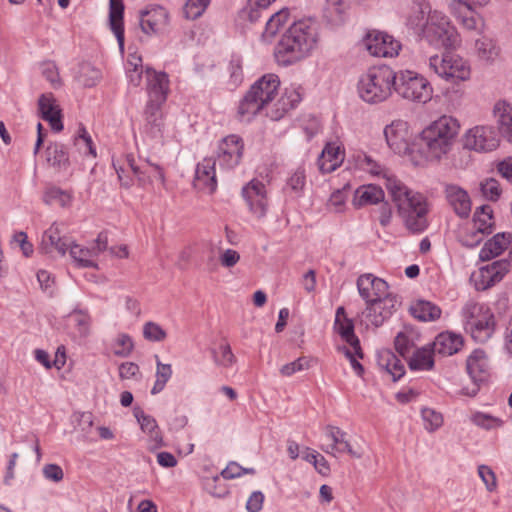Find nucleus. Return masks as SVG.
Listing matches in <instances>:
<instances>
[{
	"instance_id": "1",
	"label": "nucleus",
	"mask_w": 512,
	"mask_h": 512,
	"mask_svg": "<svg viewBox=\"0 0 512 512\" xmlns=\"http://www.w3.org/2000/svg\"><path fill=\"white\" fill-rule=\"evenodd\" d=\"M406 25L429 44L444 48L441 64H458L460 58L454 51L461 44V36L444 12L432 9L428 0H413Z\"/></svg>"
},
{
	"instance_id": "2",
	"label": "nucleus",
	"mask_w": 512,
	"mask_h": 512,
	"mask_svg": "<svg viewBox=\"0 0 512 512\" xmlns=\"http://www.w3.org/2000/svg\"><path fill=\"white\" fill-rule=\"evenodd\" d=\"M387 190L404 227L413 234L424 232L429 226L430 205L427 198L411 190L397 178H388Z\"/></svg>"
},
{
	"instance_id": "3",
	"label": "nucleus",
	"mask_w": 512,
	"mask_h": 512,
	"mask_svg": "<svg viewBox=\"0 0 512 512\" xmlns=\"http://www.w3.org/2000/svg\"><path fill=\"white\" fill-rule=\"evenodd\" d=\"M460 124L452 116L443 115L425 127L419 136L421 154L429 161H438L452 149Z\"/></svg>"
},
{
	"instance_id": "4",
	"label": "nucleus",
	"mask_w": 512,
	"mask_h": 512,
	"mask_svg": "<svg viewBox=\"0 0 512 512\" xmlns=\"http://www.w3.org/2000/svg\"><path fill=\"white\" fill-rule=\"evenodd\" d=\"M317 41L315 26L307 21H298L290 26L275 47L278 64H293L303 60Z\"/></svg>"
},
{
	"instance_id": "5",
	"label": "nucleus",
	"mask_w": 512,
	"mask_h": 512,
	"mask_svg": "<svg viewBox=\"0 0 512 512\" xmlns=\"http://www.w3.org/2000/svg\"><path fill=\"white\" fill-rule=\"evenodd\" d=\"M393 77L392 66H369L358 80L359 97L369 104L386 101L393 93Z\"/></svg>"
},
{
	"instance_id": "6",
	"label": "nucleus",
	"mask_w": 512,
	"mask_h": 512,
	"mask_svg": "<svg viewBox=\"0 0 512 512\" xmlns=\"http://www.w3.org/2000/svg\"><path fill=\"white\" fill-rule=\"evenodd\" d=\"M280 80L275 74H266L258 79L247 91L238 106L241 121L249 122L267 104L278 91Z\"/></svg>"
},
{
	"instance_id": "7",
	"label": "nucleus",
	"mask_w": 512,
	"mask_h": 512,
	"mask_svg": "<svg viewBox=\"0 0 512 512\" xmlns=\"http://www.w3.org/2000/svg\"><path fill=\"white\" fill-rule=\"evenodd\" d=\"M393 92L400 98L416 103L426 104L433 96V87L422 74L411 69L394 70Z\"/></svg>"
},
{
	"instance_id": "8",
	"label": "nucleus",
	"mask_w": 512,
	"mask_h": 512,
	"mask_svg": "<svg viewBox=\"0 0 512 512\" xmlns=\"http://www.w3.org/2000/svg\"><path fill=\"white\" fill-rule=\"evenodd\" d=\"M465 331L478 343H486L494 334L496 320L492 310L483 303L467 302L462 308Z\"/></svg>"
},
{
	"instance_id": "9",
	"label": "nucleus",
	"mask_w": 512,
	"mask_h": 512,
	"mask_svg": "<svg viewBox=\"0 0 512 512\" xmlns=\"http://www.w3.org/2000/svg\"><path fill=\"white\" fill-rule=\"evenodd\" d=\"M490 0H451L448 9L456 21L466 30L480 31L484 25L473 6H485Z\"/></svg>"
},
{
	"instance_id": "10",
	"label": "nucleus",
	"mask_w": 512,
	"mask_h": 512,
	"mask_svg": "<svg viewBox=\"0 0 512 512\" xmlns=\"http://www.w3.org/2000/svg\"><path fill=\"white\" fill-rule=\"evenodd\" d=\"M466 368L473 384L471 388L464 387L462 393L473 397L478 393L480 384L485 382L489 376L490 365L485 351L475 349L466 360Z\"/></svg>"
},
{
	"instance_id": "11",
	"label": "nucleus",
	"mask_w": 512,
	"mask_h": 512,
	"mask_svg": "<svg viewBox=\"0 0 512 512\" xmlns=\"http://www.w3.org/2000/svg\"><path fill=\"white\" fill-rule=\"evenodd\" d=\"M499 145V139L492 126L478 125L469 129L463 137V146L476 152H489Z\"/></svg>"
},
{
	"instance_id": "12",
	"label": "nucleus",
	"mask_w": 512,
	"mask_h": 512,
	"mask_svg": "<svg viewBox=\"0 0 512 512\" xmlns=\"http://www.w3.org/2000/svg\"><path fill=\"white\" fill-rule=\"evenodd\" d=\"M364 44L372 56L383 58L397 56L402 47L393 36L378 30L369 31L364 38Z\"/></svg>"
},
{
	"instance_id": "13",
	"label": "nucleus",
	"mask_w": 512,
	"mask_h": 512,
	"mask_svg": "<svg viewBox=\"0 0 512 512\" xmlns=\"http://www.w3.org/2000/svg\"><path fill=\"white\" fill-rule=\"evenodd\" d=\"M359 295L366 303L383 302L386 298H397L389 292L387 282L371 273L363 274L357 279Z\"/></svg>"
},
{
	"instance_id": "14",
	"label": "nucleus",
	"mask_w": 512,
	"mask_h": 512,
	"mask_svg": "<svg viewBox=\"0 0 512 512\" xmlns=\"http://www.w3.org/2000/svg\"><path fill=\"white\" fill-rule=\"evenodd\" d=\"M244 144L241 137L232 134L223 138L217 148V159L222 170H232L237 167L242 159Z\"/></svg>"
},
{
	"instance_id": "15",
	"label": "nucleus",
	"mask_w": 512,
	"mask_h": 512,
	"mask_svg": "<svg viewBox=\"0 0 512 512\" xmlns=\"http://www.w3.org/2000/svg\"><path fill=\"white\" fill-rule=\"evenodd\" d=\"M241 193L249 211L257 219H263L268 211V198L265 184L258 179H252L243 186Z\"/></svg>"
},
{
	"instance_id": "16",
	"label": "nucleus",
	"mask_w": 512,
	"mask_h": 512,
	"mask_svg": "<svg viewBox=\"0 0 512 512\" xmlns=\"http://www.w3.org/2000/svg\"><path fill=\"white\" fill-rule=\"evenodd\" d=\"M384 136L389 148L396 154L404 155L410 151L411 132L404 120H394L384 128Z\"/></svg>"
},
{
	"instance_id": "17",
	"label": "nucleus",
	"mask_w": 512,
	"mask_h": 512,
	"mask_svg": "<svg viewBox=\"0 0 512 512\" xmlns=\"http://www.w3.org/2000/svg\"><path fill=\"white\" fill-rule=\"evenodd\" d=\"M303 95V88L300 85L291 84L285 87L280 98L273 104L267 115L274 121L282 119L301 103Z\"/></svg>"
},
{
	"instance_id": "18",
	"label": "nucleus",
	"mask_w": 512,
	"mask_h": 512,
	"mask_svg": "<svg viewBox=\"0 0 512 512\" xmlns=\"http://www.w3.org/2000/svg\"><path fill=\"white\" fill-rule=\"evenodd\" d=\"M397 304V298H386L383 302L366 303V308L362 312V321L366 327H380L391 317Z\"/></svg>"
},
{
	"instance_id": "19",
	"label": "nucleus",
	"mask_w": 512,
	"mask_h": 512,
	"mask_svg": "<svg viewBox=\"0 0 512 512\" xmlns=\"http://www.w3.org/2000/svg\"><path fill=\"white\" fill-rule=\"evenodd\" d=\"M510 270V262L500 259L480 268L476 288L486 290L500 282Z\"/></svg>"
},
{
	"instance_id": "20",
	"label": "nucleus",
	"mask_w": 512,
	"mask_h": 512,
	"mask_svg": "<svg viewBox=\"0 0 512 512\" xmlns=\"http://www.w3.org/2000/svg\"><path fill=\"white\" fill-rule=\"evenodd\" d=\"M216 160L206 157L199 162L195 169L194 187L208 194H213L217 189L215 170Z\"/></svg>"
},
{
	"instance_id": "21",
	"label": "nucleus",
	"mask_w": 512,
	"mask_h": 512,
	"mask_svg": "<svg viewBox=\"0 0 512 512\" xmlns=\"http://www.w3.org/2000/svg\"><path fill=\"white\" fill-rule=\"evenodd\" d=\"M145 80L148 97L167 100L170 92V82L166 72L157 71L152 66H147Z\"/></svg>"
},
{
	"instance_id": "22",
	"label": "nucleus",
	"mask_w": 512,
	"mask_h": 512,
	"mask_svg": "<svg viewBox=\"0 0 512 512\" xmlns=\"http://www.w3.org/2000/svg\"><path fill=\"white\" fill-rule=\"evenodd\" d=\"M344 149L338 142H328L324 146L317 164L321 173L335 171L344 161Z\"/></svg>"
},
{
	"instance_id": "23",
	"label": "nucleus",
	"mask_w": 512,
	"mask_h": 512,
	"mask_svg": "<svg viewBox=\"0 0 512 512\" xmlns=\"http://www.w3.org/2000/svg\"><path fill=\"white\" fill-rule=\"evenodd\" d=\"M38 108L41 117L49 122L52 130L60 132L63 129L61 109L51 93L42 94L38 100Z\"/></svg>"
},
{
	"instance_id": "24",
	"label": "nucleus",
	"mask_w": 512,
	"mask_h": 512,
	"mask_svg": "<svg viewBox=\"0 0 512 512\" xmlns=\"http://www.w3.org/2000/svg\"><path fill=\"white\" fill-rule=\"evenodd\" d=\"M69 242L61 236V229L58 223H53L42 235L41 249L45 253L57 252L64 256L68 250Z\"/></svg>"
},
{
	"instance_id": "25",
	"label": "nucleus",
	"mask_w": 512,
	"mask_h": 512,
	"mask_svg": "<svg viewBox=\"0 0 512 512\" xmlns=\"http://www.w3.org/2000/svg\"><path fill=\"white\" fill-rule=\"evenodd\" d=\"M493 116L500 135L512 143V105L506 100L497 101Z\"/></svg>"
},
{
	"instance_id": "26",
	"label": "nucleus",
	"mask_w": 512,
	"mask_h": 512,
	"mask_svg": "<svg viewBox=\"0 0 512 512\" xmlns=\"http://www.w3.org/2000/svg\"><path fill=\"white\" fill-rule=\"evenodd\" d=\"M462 346V336L449 331L438 334L431 344L433 353L441 356H451L457 353Z\"/></svg>"
},
{
	"instance_id": "27",
	"label": "nucleus",
	"mask_w": 512,
	"mask_h": 512,
	"mask_svg": "<svg viewBox=\"0 0 512 512\" xmlns=\"http://www.w3.org/2000/svg\"><path fill=\"white\" fill-rule=\"evenodd\" d=\"M448 203L460 217H468L471 212V200L468 193L461 187L451 184L445 188Z\"/></svg>"
},
{
	"instance_id": "28",
	"label": "nucleus",
	"mask_w": 512,
	"mask_h": 512,
	"mask_svg": "<svg viewBox=\"0 0 512 512\" xmlns=\"http://www.w3.org/2000/svg\"><path fill=\"white\" fill-rule=\"evenodd\" d=\"M167 20V11L155 6L141 13L140 26L146 34L157 33L167 24Z\"/></svg>"
},
{
	"instance_id": "29",
	"label": "nucleus",
	"mask_w": 512,
	"mask_h": 512,
	"mask_svg": "<svg viewBox=\"0 0 512 512\" xmlns=\"http://www.w3.org/2000/svg\"><path fill=\"white\" fill-rule=\"evenodd\" d=\"M385 194L380 186L374 184H366L359 186L353 197V206L362 208L368 205H376L384 201Z\"/></svg>"
},
{
	"instance_id": "30",
	"label": "nucleus",
	"mask_w": 512,
	"mask_h": 512,
	"mask_svg": "<svg viewBox=\"0 0 512 512\" xmlns=\"http://www.w3.org/2000/svg\"><path fill=\"white\" fill-rule=\"evenodd\" d=\"M125 163L127 166L126 168L113 162L114 169L122 186L128 188L132 185V179L127 175L129 171L137 177L139 185L145 186L151 182V176L146 177V172L142 171L141 168L135 164V160L132 155L126 156Z\"/></svg>"
},
{
	"instance_id": "31",
	"label": "nucleus",
	"mask_w": 512,
	"mask_h": 512,
	"mask_svg": "<svg viewBox=\"0 0 512 512\" xmlns=\"http://www.w3.org/2000/svg\"><path fill=\"white\" fill-rule=\"evenodd\" d=\"M166 101L167 100L148 97L143 115L146 126L153 133L160 132L164 125L162 107Z\"/></svg>"
},
{
	"instance_id": "32",
	"label": "nucleus",
	"mask_w": 512,
	"mask_h": 512,
	"mask_svg": "<svg viewBox=\"0 0 512 512\" xmlns=\"http://www.w3.org/2000/svg\"><path fill=\"white\" fill-rule=\"evenodd\" d=\"M378 366L391 375L393 381L399 380L405 374L402 361L389 349H383L377 353Z\"/></svg>"
},
{
	"instance_id": "33",
	"label": "nucleus",
	"mask_w": 512,
	"mask_h": 512,
	"mask_svg": "<svg viewBox=\"0 0 512 512\" xmlns=\"http://www.w3.org/2000/svg\"><path fill=\"white\" fill-rule=\"evenodd\" d=\"M512 241L510 233H498L487 241L479 252V258L482 261H489L499 256Z\"/></svg>"
},
{
	"instance_id": "34",
	"label": "nucleus",
	"mask_w": 512,
	"mask_h": 512,
	"mask_svg": "<svg viewBox=\"0 0 512 512\" xmlns=\"http://www.w3.org/2000/svg\"><path fill=\"white\" fill-rule=\"evenodd\" d=\"M124 4L122 0H109V21L110 27L115 34L119 46L124 44L123 26Z\"/></svg>"
},
{
	"instance_id": "35",
	"label": "nucleus",
	"mask_w": 512,
	"mask_h": 512,
	"mask_svg": "<svg viewBox=\"0 0 512 512\" xmlns=\"http://www.w3.org/2000/svg\"><path fill=\"white\" fill-rule=\"evenodd\" d=\"M435 73L445 82L457 85L470 79V66H433Z\"/></svg>"
},
{
	"instance_id": "36",
	"label": "nucleus",
	"mask_w": 512,
	"mask_h": 512,
	"mask_svg": "<svg viewBox=\"0 0 512 512\" xmlns=\"http://www.w3.org/2000/svg\"><path fill=\"white\" fill-rule=\"evenodd\" d=\"M355 164L357 168L372 176L382 177L385 180L384 184L386 187L388 178H396L394 175L389 174L384 166L365 153H359L355 156Z\"/></svg>"
},
{
	"instance_id": "37",
	"label": "nucleus",
	"mask_w": 512,
	"mask_h": 512,
	"mask_svg": "<svg viewBox=\"0 0 512 512\" xmlns=\"http://www.w3.org/2000/svg\"><path fill=\"white\" fill-rule=\"evenodd\" d=\"M411 314L416 319L423 322H431L440 318L441 309L433 302L427 300H417L410 308Z\"/></svg>"
},
{
	"instance_id": "38",
	"label": "nucleus",
	"mask_w": 512,
	"mask_h": 512,
	"mask_svg": "<svg viewBox=\"0 0 512 512\" xmlns=\"http://www.w3.org/2000/svg\"><path fill=\"white\" fill-rule=\"evenodd\" d=\"M46 160L52 167L66 170L69 166V155L65 145L51 143L46 149Z\"/></svg>"
},
{
	"instance_id": "39",
	"label": "nucleus",
	"mask_w": 512,
	"mask_h": 512,
	"mask_svg": "<svg viewBox=\"0 0 512 512\" xmlns=\"http://www.w3.org/2000/svg\"><path fill=\"white\" fill-rule=\"evenodd\" d=\"M432 348L423 347L413 352L409 358L408 365L413 371L431 370L434 366V358Z\"/></svg>"
},
{
	"instance_id": "40",
	"label": "nucleus",
	"mask_w": 512,
	"mask_h": 512,
	"mask_svg": "<svg viewBox=\"0 0 512 512\" xmlns=\"http://www.w3.org/2000/svg\"><path fill=\"white\" fill-rule=\"evenodd\" d=\"M334 327L337 330L338 334L341 336V338L345 342H347L352 349L355 350V353L359 357H363V353L360 347V341L354 333V325L352 321L344 317L343 320H339V323L335 321Z\"/></svg>"
},
{
	"instance_id": "41",
	"label": "nucleus",
	"mask_w": 512,
	"mask_h": 512,
	"mask_svg": "<svg viewBox=\"0 0 512 512\" xmlns=\"http://www.w3.org/2000/svg\"><path fill=\"white\" fill-rule=\"evenodd\" d=\"M485 236L486 235L483 232L478 230V228L470 222L460 226L457 231L458 241L468 248L478 246L484 240Z\"/></svg>"
},
{
	"instance_id": "42",
	"label": "nucleus",
	"mask_w": 512,
	"mask_h": 512,
	"mask_svg": "<svg viewBox=\"0 0 512 512\" xmlns=\"http://www.w3.org/2000/svg\"><path fill=\"white\" fill-rule=\"evenodd\" d=\"M70 256L78 267L81 268H97L95 251L90 248L82 247L78 244H69Z\"/></svg>"
},
{
	"instance_id": "43",
	"label": "nucleus",
	"mask_w": 512,
	"mask_h": 512,
	"mask_svg": "<svg viewBox=\"0 0 512 512\" xmlns=\"http://www.w3.org/2000/svg\"><path fill=\"white\" fill-rule=\"evenodd\" d=\"M493 210L489 205H483L476 209L473 220L470 222L475 225L478 230L488 235L493 232Z\"/></svg>"
},
{
	"instance_id": "44",
	"label": "nucleus",
	"mask_w": 512,
	"mask_h": 512,
	"mask_svg": "<svg viewBox=\"0 0 512 512\" xmlns=\"http://www.w3.org/2000/svg\"><path fill=\"white\" fill-rule=\"evenodd\" d=\"M306 185L305 170L301 167L297 168L287 179L285 191L292 198H300Z\"/></svg>"
},
{
	"instance_id": "45",
	"label": "nucleus",
	"mask_w": 512,
	"mask_h": 512,
	"mask_svg": "<svg viewBox=\"0 0 512 512\" xmlns=\"http://www.w3.org/2000/svg\"><path fill=\"white\" fill-rule=\"evenodd\" d=\"M477 55L481 61L494 62L499 56V47L496 43L487 37L478 39L475 43Z\"/></svg>"
},
{
	"instance_id": "46",
	"label": "nucleus",
	"mask_w": 512,
	"mask_h": 512,
	"mask_svg": "<svg viewBox=\"0 0 512 512\" xmlns=\"http://www.w3.org/2000/svg\"><path fill=\"white\" fill-rule=\"evenodd\" d=\"M211 355L218 367L230 368L236 363V357L227 342L221 343L218 348L211 349Z\"/></svg>"
},
{
	"instance_id": "47",
	"label": "nucleus",
	"mask_w": 512,
	"mask_h": 512,
	"mask_svg": "<svg viewBox=\"0 0 512 512\" xmlns=\"http://www.w3.org/2000/svg\"><path fill=\"white\" fill-rule=\"evenodd\" d=\"M73 74L76 82L86 87L94 86L100 78V71L96 66H76Z\"/></svg>"
},
{
	"instance_id": "48",
	"label": "nucleus",
	"mask_w": 512,
	"mask_h": 512,
	"mask_svg": "<svg viewBox=\"0 0 512 512\" xmlns=\"http://www.w3.org/2000/svg\"><path fill=\"white\" fill-rule=\"evenodd\" d=\"M156 360V380L151 389V394L156 395L160 393L166 386V383L172 376V367L170 364H164L160 361L159 356H155Z\"/></svg>"
},
{
	"instance_id": "49",
	"label": "nucleus",
	"mask_w": 512,
	"mask_h": 512,
	"mask_svg": "<svg viewBox=\"0 0 512 512\" xmlns=\"http://www.w3.org/2000/svg\"><path fill=\"white\" fill-rule=\"evenodd\" d=\"M112 351L115 356L128 357L134 349V341L132 337L126 333H119L112 344Z\"/></svg>"
},
{
	"instance_id": "50",
	"label": "nucleus",
	"mask_w": 512,
	"mask_h": 512,
	"mask_svg": "<svg viewBox=\"0 0 512 512\" xmlns=\"http://www.w3.org/2000/svg\"><path fill=\"white\" fill-rule=\"evenodd\" d=\"M289 15L290 13L288 9H282L275 13L274 15H272L268 22L266 23V27L263 32V37H273L279 31V29L287 23Z\"/></svg>"
},
{
	"instance_id": "51",
	"label": "nucleus",
	"mask_w": 512,
	"mask_h": 512,
	"mask_svg": "<svg viewBox=\"0 0 512 512\" xmlns=\"http://www.w3.org/2000/svg\"><path fill=\"white\" fill-rule=\"evenodd\" d=\"M75 145L79 151L87 156L95 158L97 156L96 148L93 144L92 138L86 128L81 125L78 129L77 136L75 137Z\"/></svg>"
},
{
	"instance_id": "52",
	"label": "nucleus",
	"mask_w": 512,
	"mask_h": 512,
	"mask_svg": "<svg viewBox=\"0 0 512 512\" xmlns=\"http://www.w3.org/2000/svg\"><path fill=\"white\" fill-rule=\"evenodd\" d=\"M72 194L68 191L62 190L58 187H51L47 189L44 195V200L47 204L57 203L61 207H69L72 203Z\"/></svg>"
},
{
	"instance_id": "53",
	"label": "nucleus",
	"mask_w": 512,
	"mask_h": 512,
	"mask_svg": "<svg viewBox=\"0 0 512 512\" xmlns=\"http://www.w3.org/2000/svg\"><path fill=\"white\" fill-rule=\"evenodd\" d=\"M470 420L476 426L481 427L486 430L496 429L503 425L502 419L492 416L490 414L484 413V412H479V411L474 412L471 415Z\"/></svg>"
},
{
	"instance_id": "54",
	"label": "nucleus",
	"mask_w": 512,
	"mask_h": 512,
	"mask_svg": "<svg viewBox=\"0 0 512 512\" xmlns=\"http://www.w3.org/2000/svg\"><path fill=\"white\" fill-rule=\"evenodd\" d=\"M69 320L77 328L80 336H86L89 333L91 319L87 311L74 309L69 314Z\"/></svg>"
},
{
	"instance_id": "55",
	"label": "nucleus",
	"mask_w": 512,
	"mask_h": 512,
	"mask_svg": "<svg viewBox=\"0 0 512 512\" xmlns=\"http://www.w3.org/2000/svg\"><path fill=\"white\" fill-rule=\"evenodd\" d=\"M210 4V0H187L183 7V15L186 19L195 20L202 16Z\"/></svg>"
},
{
	"instance_id": "56",
	"label": "nucleus",
	"mask_w": 512,
	"mask_h": 512,
	"mask_svg": "<svg viewBox=\"0 0 512 512\" xmlns=\"http://www.w3.org/2000/svg\"><path fill=\"white\" fill-rule=\"evenodd\" d=\"M421 415L425 424V429L429 432L436 431L443 424L442 414L431 408L422 409Z\"/></svg>"
},
{
	"instance_id": "57",
	"label": "nucleus",
	"mask_w": 512,
	"mask_h": 512,
	"mask_svg": "<svg viewBox=\"0 0 512 512\" xmlns=\"http://www.w3.org/2000/svg\"><path fill=\"white\" fill-rule=\"evenodd\" d=\"M480 191L486 199L497 201L501 195L502 189L498 180L488 178L480 183Z\"/></svg>"
},
{
	"instance_id": "58",
	"label": "nucleus",
	"mask_w": 512,
	"mask_h": 512,
	"mask_svg": "<svg viewBox=\"0 0 512 512\" xmlns=\"http://www.w3.org/2000/svg\"><path fill=\"white\" fill-rule=\"evenodd\" d=\"M143 336L151 342H161L167 337L166 331L157 323L149 321L143 326Z\"/></svg>"
},
{
	"instance_id": "59",
	"label": "nucleus",
	"mask_w": 512,
	"mask_h": 512,
	"mask_svg": "<svg viewBox=\"0 0 512 512\" xmlns=\"http://www.w3.org/2000/svg\"><path fill=\"white\" fill-rule=\"evenodd\" d=\"M347 5L343 0H328L326 16L331 22H340L343 20Z\"/></svg>"
},
{
	"instance_id": "60",
	"label": "nucleus",
	"mask_w": 512,
	"mask_h": 512,
	"mask_svg": "<svg viewBox=\"0 0 512 512\" xmlns=\"http://www.w3.org/2000/svg\"><path fill=\"white\" fill-rule=\"evenodd\" d=\"M346 432L335 426H327L325 429V436L331 441V444L322 447V450L327 454H334L335 447L340 444V440L346 437Z\"/></svg>"
},
{
	"instance_id": "61",
	"label": "nucleus",
	"mask_w": 512,
	"mask_h": 512,
	"mask_svg": "<svg viewBox=\"0 0 512 512\" xmlns=\"http://www.w3.org/2000/svg\"><path fill=\"white\" fill-rule=\"evenodd\" d=\"M311 365V359L308 357H299L295 361L285 364L281 367L280 373L285 377H290L296 372L306 370Z\"/></svg>"
},
{
	"instance_id": "62",
	"label": "nucleus",
	"mask_w": 512,
	"mask_h": 512,
	"mask_svg": "<svg viewBox=\"0 0 512 512\" xmlns=\"http://www.w3.org/2000/svg\"><path fill=\"white\" fill-rule=\"evenodd\" d=\"M349 189L350 186L346 184L342 189H337L331 194L329 198V206L332 207L335 212H342L344 210Z\"/></svg>"
},
{
	"instance_id": "63",
	"label": "nucleus",
	"mask_w": 512,
	"mask_h": 512,
	"mask_svg": "<svg viewBox=\"0 0 512 512\" xmlns=\"http://www.w3.org/2000/svg\"><path fill=\"white\" fill-rule=\"evenodd\" d=\"M134 416L137 419L143 432L153 433L156 429H158L156 420L152 416L146 414L142 409L135 408Z\"/></svg>"
},
{
	"instance_id": "64",
	"label": "nucleus",
	"mask_w": 512,
	"mask_h": 512,
	"mask_svg": "<svg viewBox=\"0 0 512 512\" xmlns=\"http://www.w3.org/2000/svg\"><path fill=\"white\" fill-rule=\"evenodd\" d=\"M478 476L484 483L489 492H494L497 489V478L494 471L487 465L478 466Z\"/></svg>"
}]
</instances>
